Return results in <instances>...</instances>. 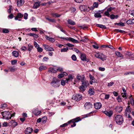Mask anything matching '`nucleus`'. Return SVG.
Here are the masks:
<instances>
[{
  "mask_svg": "<svg viewBox=\"0 0 134 134\" xmlns=\"http://www.w3.org/2000/svg\"><path fill=\"white\" fill-rule=\"evenodd\" d=\"M51 85L53 87L57 88L60 85V81L56 77H54L51 83Z\"/></svg>",
  "mask_w": 134,
  "mask_h": 134,
  "instance_id": "f257e3e1",
  "label": "nucleus"
},
{
  "mask_svg": "<svg viewBox=\"0 0 134 134\" xmlns=\"http://www.w3.org/2000/svg\"><path fill=\"white\" fill-rule=\"evenodd\" d=\"M115 120L118 124L121 125L123 122V118L121 115H117L115 117Z\"/></svg>",
  "mask_w": 134,
  "mask_h": 134,
  "instance_id": "f03ea898",
  "label": "nucleus"
},
{
  "mask_svg": "<svg viewBox=\"0 0 134 134\" xmlns=\"http://www.w3.org/2000/svg\"><path fill=\"white\" fill-rule=\"evenodd\" d=\"M1 114L4 119L8 120L11 118L12 114L9 111H3L2 112Z\"/></svg>",
  "mask_w": 134,
  "mask_h": 134,
  "instance_id": "7ed1b4c3",
  "label": "nucleus"
},
{
  "mask_svg": "<svg viewBox=\"0 0 134 134\" xmlns=\"http://www.w3.org/2000/svg\"><path fill=\"white\" fill-rule=\"evenodd\" d=\"M94 56L96 58H99L102 61L105 60L107 58L106 56L102 53L99 52L96 53Z\"/></svg>",
  "mask_w": 134,
  "mask_h": 134,
  "instance_id": "20e7f679",
  "label": "nucleus"
},
{
  "mask_svg": "<svg viewBox=\"0 0 134 134\" xmlns=\"http://www.w3.org/2000/svg\"><path fill=\"white\" fill-rule=\"evenodd\" d=\"M81 119L79 117H78L75 119H73L68 122V124H70L71 122L73 123V125H71V127H72L75 126L76 125V122H77L80 121L81 120Z\"/></svg>",
  "mask_w": 134,
  "mask_h": 134,
  "instance_id": "39448f33",
  "label": "nucleus"
},
{
  "mask_svg": "<svg viewBox=\"0 0 134 134\" xmlns=\"http://www.w3.org/2000/svg\"><path fill=\"white\" fill-rule=\"evenodd\" d=\"M60 38L61 39H63L69 41H70L74 43H78L79 42L75 39L71 37H66L64 38L62 37H60Z\"/></svg>",
  "mask_w": 134,
  "mask_h": 134,
  "instance_id": "423d86ee",
  "label": "nucleus"
},
{
  "mask_svg": "<svg viewBox=\"0 0 134 134\" xmlns=\"http://www.w3.org/2000/svg\"><path fill=\"white\" fill-rule=\"evenodd\" d=\"M81 85L86 88L88 85L89 83L88 81L86 80L84 77H82V79L81 80Z\"/></svg>",
  "mask_w": 134,
  "mask_h": 134,
  "instance_id": "0eeeda50",
  "label": "nucleus"
},
{
  "mask_svg": "<svg viewBox=\"0 0 134 134\" xmlns=\"http://www.w3.org/2000/svg\"><path fill=\"white\" fill-rule=\"evenodd\" d=\"M82 97L81 94H78L73 95L72 97V99L76 101H79L81 99Z\"/></svg>",
  "mask_w": 134,
  "mask_h": 134,
  "instance_id": "6e6552de",
  "label": "nucleus"
},
{
  "mask_svg": "<svg viewBox=\"0 0 134 134\" xmlns=\"http://www.w3.org/2000/svg\"><path fill=\"white\" fill-rule=\"evenodd\" d=\"M44 49L47 51H54V49L49 46L46 44H43Z\"/></svg>",
  "mask_w": 134,
  "mask_h": 134,
  "instance_id": "1a4fd4ad",
  "label": "nucleus"
},
{
  "mask_svg": "<svg viewBox=\"0 0 134 134\" xmlns=\"http://www.w3.org/2000/svg\"><path fill=\"white\" fill-rule=\"evenodd\" d=\"M92 107V104L90 102H86L84 105V107L87 109H88L91 108Z\"/></svg>",
  "mask_w": 134,
  "mask_h": 134,
  "instance_id": "9d476101",
  "label": "nucleus"
},
{
  "mask_svg": "<svg viewBox=\"0 0 134 134\" xmlns=\"http://www.w3.org/2000/svg\"><path fill=\"white\" fill-rule=\"evenodd\" d=\"M80 57L81 60L83 61H86L88 62L89 60L86 58V55L85 54L81 53L80 55Z\"/></svg>",
  "mask_w": 134,
  "mask_h": 134,
  "instance_id": "9b49d317",
  "label": "nucleus"
},
{
  "mask_svg": "<svg viewBox=\"0 0 134 134\" xmlns=\"http://www.w3.org/2000/svg\"><path fill=\"white\" fill-rule=\"evenodd\" d=\"M33 130L32 128L30 127H28L26 129L25 132L26 134H31Z\"/></svg>",
  "mask_w": 134,
  "mask_h": 134,
  "instance_id": "f8f14e48",
  "label": "nucleus"
},
{
  "mask_svg": "<svg viewBox=\"0 0 134 134\" xmlns=\"http://www.w3.org/2000/svg\"><path fill=\"white\" fill-rule=\"evenodd\" d=\"M102 105L101 103L99 102L96 103L94 104V106L95 108L97 109H98L100 108Z\"/></svg>",
  "mask_w": 134,
  "mask_h": 134,
  "instance_id": "ddd939ff",
  "label": "nucleus"
},
{
  "mask_svg": "<svg viewBox=\"0 0 134 134\" xmlns=\"http://www.w3.org/2000/svg\"><path fill=\"white\" fill-rule=\"evenodd\" d=\"M24 0H17V5L20 7L23 5L24 3Z\"/></svg>",
  "mask_w": 134,
  "mask_h": 134,
  "instance_id": "4468645a",
  "label": "nucleus"
},
{
  "mask_svg": "<svg viewBox=\"0 0 134 134\" xmlns=\"http://www.w3.org/2000/svg\"><path fill=\"white\" fill-rule=\"evenodd\" d=\"M89 78L90 79V83L92 85L93 83L95 82V78L90 74L89 75Z\"/></svg>",
  "mask_w": 134,
  "mask_h": 134,
  "instance_id": "2eb2a0df",
  "label": "nucleus"
},
{
  "mask_svg": "<svg viewBox=\"0 0 134 134\" xmlns=\"http://www.w3.org/2000/svg\"><path fill=\"white\" fill-rule=\"evenodd\" d=\"M104 113L107 115L109 117H110L112 115L113 112L112 111H104Z\"/></svg>",
  "mask_w": 134,
  "mask_h": 134,
  "instance_id": "dca6fc26",
  "label": "nucleus"
},
{
  "mask_svg": "<svg viewBox=\"0 0 134 134\" xmlns=\"http://www.w3.org/2000/svg\"><path fill=\"white\" fill-rule=\"evenodd\" d=\"M98 3L94 2L93 3V6L91 7L90 9L91 10H93L94 8H97L98 7Z\"/></svg>",
  "mask_w": 134,
  "mask_h": 134,
  "instance_id": "f3484780",
  "label": "nucleus"
},
{
  "mask_svg": "<svg viewBox=\"0 0 134 134\" xmlns=\"http://www.w3.org/2000/svg\"><path fill=\"white\" fill-rule=\"evenodd\" d=\"M19 54V52L16 51H14L12 53V55L15 57H18Z\"/></svg>",
  "mask_w": 134,
  "mask_h": 134,
  "instance_id": "a211bd4d",
  "label": "nucleus"
},
{
  "mask_svg": "<svg viewBox=\"0 0 134 134\" xmlns=\"http://www.w3.org/2000/svg\"><path fill=\"white\" fill-rule=\"evenodd\" d=\"M86 87H85L82 86L81 85L79 87V91L80 92H84L86 90Z\"/></svg>",
  "mask_w": 134,
  "mask_h": 134,
  "instance_id": "6ab92c4d",
  "label": "nucleus"
},
{
  "mask_svg": "<svg viewBox=\"0 0 134 134\" xmlns=\"http://www.w3.org/2000/svg\"><path fill=\"white\" fill-rule=\"evenodd\" d=\"M56 67L54 68H51L49 70V72H51L53 73H56L57 72Z\"/></svg>",
  "mask_w": 134,
  "mask_h": 134,
  "instance_id": "aec40b11",
  "label": "nucleus"
},
{
  "mask_svg": "<svg viewBox=\"0 0 134 134\" xmlns=\"http://www.w3.org/2000/svg\"><path fill=\"white\" fill-rule=\"evenodd\" d=\"M45 38L48 40H49L50 41L52 42H53L55 41V40L54 38L50 37L47 36H46Z\"/></svg>",
  "mask_w": 134,
  "mask_h": 134,
  "instance_id": "412c9836",
  "label": "nucleus"
},
{
  "mask_svg": "<svg viewBox=\"0 0 134 134\" xmlns=\"http://www.w3.org/2000/svg\"><path fill=\"white\" fill-rule=\"evenodd\" d=\"M23 16V15L20 13H18L17 15L15 17V20H18V18H22Z\"/></svg>",
  "mask_w": 134,
  "mask_h": 134,
  "instance_id": "4be33fe9",
  "label": "nucleus"
},
{
  "mask_svg": "<svg viewBox=\"0 0 134 134\" xmlns=\"http://www.w3.org/2000/svg\"><path fill=\"white\" fill-rule=\"evenodd\" d=\"M28 35L30 36H32L34 38V39H35V38H37L38 37V36L37 35L34 33H29L28 34Z\"/></svg>",
  "mask_w": 134,
  "mask_h": 134,
  "instance_id": "5701e85b",
  "label": "nucleus"
},
{
  "mask_svg": "<svg viewBox=\"0 0 134 134\" xmlns=\"http://www.w3.org/2000/svg\"><path fill=\"white\" fill-rule=\"evenodd\" d=\"M94 16L96 18H101L102 15H100V11L94 14Z\"/></svg>",
  "mask_w": 134,
  "mask_h": 134,
  "instance_id": "b1692460",
  "label": "nucleus"
},
{
  "mask_svg": "<svg viewBox=\"0 0 134 134\" xmlns=\"http://www.w3.org/2000/svg\"><path fill=\"white\" fill-rule=\"evenodd\" d=\"M40 2H37L35 3L33 6V8L34 9H37L38 7L40 5Z\"/></svg>",
  "mask_w": 134,
  "mask_h": 134,
  "instance_id": "393cba45",
  "label": "nucleus"
},
{
  "mask_svg": "<svg viewBox=\"0 0 134 134\" xmlns=\"http://www.w3.org/2000/svg\"><path fill=\"white\" fill-rule=\"evenodd\" d=\"M68 75L67 73L64 72L63 73L60 74L58 75V77L59 79H61L63 77L64 75L66 76Z\"/></svg>",
  "mask_w": 134,
  "mask_h": 134,
  "instance_id": "a878e982",
  "label": "nucleus"
},
{
  "mask_svg": "<svg viewBox=\"0 0 134 134\" xmlns=\"http://www.w3.org/2000/svg\"><path fill=\"white\" fill-rule=\"evenodd\" d=\"M94 91L93 89L90 88L88 91V94L90 96L94 94Z\"/></svg>",
  "mask_w": 134,
  "mask_h": 134,
  "instance_id": "bb28decb",
  "label": "nucleus"
},
{
  "mask_svg": "<svg viewBox=\"0 0 134 134\" xmlns=\"http://www.w3.org/2000/svg\"><path fill=\"white\" fill-rule=\"evenodd\" d=\"M67 21L68 24L71 25H74L76 24L75 23V22L70 19H68Z\"/></svg>",
  "mask_w": 134,
  "mask_h": 134,
  "instance_id": "cd10ccee",
  "label": "nucleus"
},
{
  "mask_svg": "<svg viewBox=\"0 0 134 134\" xmlns=\"http://www.w3.org/2000/svg\"><path fill=\"white\" fill-rule=\"evenodd\" d=\"M56 70L57 71V72L58 71L59 72H62L63 71V68L60 66H57L56 67Z\"/></svg>",
  "mask_w": 134,
  "mask_h": 134,
  "instance_id": "c85d7f7f",
  "label": "nucleus"
},
{
  "mask_svg": "<svg viewBox=\"0 0 134 134\" xmlns=\"http://www.w3.org/2000/svg\"><path fill=\"white\" fill-rule=\"evenodd\" d=\"M126 23L129 25H131L134 23V19H133L132 20H129L126 22Z\"/></svg>",
  "mask_w": 134,
  "mask_h": 134,
  "instance_id": "c756f323",
  "label": "nucleus"
},
{
  "mask_svg": "<svg viewBox=\"0 0 134 134\" xmlns=\"http://www.w3.org/2000/svg\"><path fill=\"white\" fill-rule=\"evenodd\" d=\"M51 15L52 16L54 17H60L61 15L58 14L57 13H51Z\"/></svg>",
  "mask_w": 134,
  "mask_h": 134,
  "instance_id": "7c9ffc66",
  "label": "nucleus"
},
{
  "mask_svg": "<svg viewBox=\"0 0 134 134\" xmlns=\"http://www.w3.org/2000/svg\"><path fill=\"white\" fill-rule=\"evenodd\" d=\"M33 113L36 116L38 115L41 113V111L37 110H35L33 111Z\"/></svg>",
  "mask_w": 134,
  "mask_h": 134,
  "instance_id": "2f4dec72",
  "label": "nucleus"
},
{
  "mask_svg": "<svg viewBox=\"0 0 134 134\" xmlns=\"http://www.w3.org/2000/svg\"><path fill=\"white\" fill-rule=\"evenodd\" d=\"M115 54L118 57L123 58V56L120 52H119L116 51L115 52Z\"/></svg>",
  "mask_w": 134,
  "mask_h": 134,
  "instance_id": "473e14b6",
  "label": "nucleus"
},
{
  "mask_svg": "<svg viewBox=\"0 0 134 134\" xmlns=\"http://www.w3.org/2000/svg\"><path fill=\"white\" fill-rule=\"evenodd\" d=\"M45 18L50 22L55 23L56 22V20L54 19H51L47 17H46Z\"/></svg>",
  "mask_w": 134,
  "mask_h": 134,
  "instance_id": "72a5a7b5",
  "label": "nucleus"
},
{
  "mask_svg": "<svg viewBox=\"0 0 134 134\" xmlns=\"http://www.w3.org/2000/svg\"><path fill=\"white\" fill-rule=\"evenodd\" d=\"M10 123L11 124L12 126L14 127L16 126L17 125V123L13 120L10 121Z\"/></svg>",
  "mask_w": 134,
  "mask_h": 134,
  "instance_id": "f704fd0d",
  "label": "nucleus"
},
{
  "mask_svg": "<svg viewBox=\"0 0 134 134\" xmlns=\"http://www.w3.org/2000/svg\"><path fill=\"white\" fill-rule=\"evenodd\" d=\"M96 26L97 27H99L101 28H104V29H106V28L105 26L102 25L97 24Z\"/></svg>",
  "mask_w": 134,
  "mask_h": 134,
  "instance_id": "c9c22d12",
  "label": "nucleus"
},
{
  "mask_svg": "<svg viewBox=\"0 0 134 134\" xmlns=\"http://www.w3.org/2000/svg\"><path fill=\"white\" fill-rule=\"evenodd\" d=\"M82 39L80 40V41L85 43L87 41V37L86 36L84 37H83L81 38Z\"/></svg>",
  "mask_w": 134,
  "mask_h": 134,
  "instance_id": "e433bc0d",
  "label": "nucleus"
},
{
  "mask_svg": "<svg viewBox=\"0 0 134 134\" xmlns=\"http://www.w3.org/2000/svg\"><path fill=\"white\" fill-rule=\"evenodd\" d=\"M47 118L46 117H43L42 119V122L43 123H45L47 121Z\"/></svg>",
  "mask_w": 134,
  "mask_h": 134,
  "instance_id": "4c0bfd02",
  "label": "nucleus"
},
{
  "mask_svg": "<svg viewBox=\"0 0 134 134\" xmlns=\"http://www.w3.org/2000/svg\"><path fill=\"white\" fill-rule=\"evenodd\" d=\"M132 96H131L129 97V98L130 99L131 104L132 105H133L134 104V101L133 98L131 97Z\"/></svg>",
  "mask_w": 134,
  "mask_h": 134,
  "instance_id": "58836bf2",
  "label": "nucleus"
},
{
  "mask_svg": "<svg viewBox=\"0 0 134 134\" xmlns=\"http://www.w3.org/2000/svg\"><path fill=\"white\" fill-rule=\"evenodd\" d=\"M46 69V67L45 66H40L39 68V70L40 71H42L43 70H45Z\"/></svg>",
  "mask_w": 134,
  "mask_h": 134,
  "instance_id": "ea45409f",
  "label": "nucleus"
},
{
  "mask_svg": "<svg viewBox=\"0 0 134 134\" xmlns=\"http://www.w3.org/2000/svg\"><path fill=\"white\" fill-rule=\"evenodd\" d=\"M114 32H121V33H123L125 32V31L123 30H119V29H115V30H114Z\"/></svg>",
  "mask_w": 134,
  "mask_h": 134,
  "instance_id": "a19ab883",
  "label": "nucleus"
},
{
  "mask_svg": "<svg viewBox=\"0 0 134 134\" xmlns=\"http://www.w3.org/2000/svg\"><path fill=\"white\" fill-rule=\"evenodd\" d=\"M33 47V46H32L30 44H29L28 45V50L30 51H31Z\"/></svg>",
  "mask_w": 134,
  "mask_h": 134,
  "instance_id": "79ce46f5",
  "label": "nucleus"
},
{
  "mask_svg": "<svg viewBox=\"0 0 134 134\" xmlns=\"http://www.w3.org/2000/svg\"><path fill=\"white\" fill-rule=\"evenodd\" d=\"M9 69L10 72H14L16 70V69L13 67H10L9 68Z\"/></svg>",
  "mask_w": 134,
  "mask_h": 134,
  "instance_id": "37998d69",
  "label": "nucleus"
},
{
  "mask_svg": "<svg viewBox=\"0 0 134 134\" xmlns=\"http://www.w3.org/2000/svg\"><path fill=\"white\" fill-rule=\"evenodd\" d=\"M9 32V30L6 29H4L3 30L2 32L4 33H7Z\"/></svg>",
  "mask_w": 134,
  "mask_h": 134,
  "instance_id": "c03bdc74",
  "label": "nucleus"
},
{
  "mask_svg": "<svg viewBox=\"0 0 134 134\" xmlns=\"http://www.w3.org/2000/svg\"><path fill=\"white\" fill-rule=\"evenodd\" d=\"M68 49V47H66V48H64L62 49L61 50V52H66L67 51Z\"/></svg>",
  "mask_w": 134,
  "mask_h": 134,
  "instance_id": "a18cd8bd",
  "label": "nucleus"
},
{
  "mask_svg": "<svg viewBox=\"0 0 134 134\" xmlns=\"http://www.w3.org/2000/svg\"><path fill=\"white\" fill-rule=\"evenodd\" d=\"M129 13L130 15L134 17V10H130L129 11Z\"/></svg>",
  "mask_w": 134,
  "mask_h": 134,
  "instance_id": "49530a36",
  "label": "nucleus"
},
{
  "mask_svg": "<svg viewBox=\"0 0 134 134\" xmlns=\"http://www.w3.org/2000/svg\"><path fill=\"white\" fill-rule=\"evenodd\" d=\"M127 94L126 93H122V97L125 98V99H126L127 98V97L126 96Z\"/></svg>",
  "mask_w": 134,
  "mask_h": 134,
  "instance_id": "de8ad7c7",
  "label": "nucleus"
},
{
  "mask_svg": "<svg viewBox=\"0 0 134 134\" xmlns=\"http://www.w3.org/2000/svg\"><path fill=\"white\" fill-rule=\"evenodd\" d=\"M116 24L118 26H125V24L124 23L121 22L119 23H116Z\"/></svg>",
  "mask_w": 134,
  "mask_h": 134,
  "instance_id": "09e8293b",
  "label": "nucleus"
},
{
  "mask_svg": "<svg viewBox=\"0 0 134 134\" xmlns=\"http://www.w3.org/2000/svg\"><path fill=\"white\" fill-rule=\"evenodd\" d=\"M71 58L74 61H76V57L75 56V55L74 54L73 55L72 57Z\"/></svg>",
  "mask_w": 134,
  "mask_h": 134,
  "instance_id": "8fccbe9b",
  "label": "nucleus"
},
{
  "mask_svg": "<svg viewBox=\"0 0 134 134\" xmlns=\"http://www.w3.org/2000/svg\"><path fill=\"white\" fill-rule=\"evenodd\" d=\"M61 84L62 86H65V81L64 80H62L61 81Z\"/></svg>",
  "mask_w": 134,
  "mask_h": 134,
  "instance_id": "3c124183",
  "label": "nucleus"
},
{
  "mask_svg": "<svg viewBox=\"0 0 134 134\" xmlns=\"http://www.w3.org/2000/svg\"><path fill=\"white\" fill-rule=\"evenodd\" d=\"M34 45L35 47L37 48L39 47V45L37 44V43L35 41L34 42Z\"/></svg>",
  "mask_w": 134,
  "mask_h": 134,
  "instance_id": "603ef678",
  "label": "nucleus"
},
{
  "mask_svg": "<svg viewBox=\"0 0 134 134\" xmlns=\"http://www.w3.org/2000/svg\"><path fill=\"white\" fill-rule=\"evenodd\" d=\"M28 14L27 13H25L24 14V18L26 20L28 18Z\"/></svg>",
  "mask_w": 134,
  "mask_h": 134,
  "instance_id": "864d4df0",
  "label": "nucleus"
},
{
  "mask_svg": "<svg viewBox=\"0 0 134 134\" xmlns=\"http://www.w3.org/2000/svg\"><path fill=\"white\" fill-rule=\"evenodd\" d=\"M68 79L70 81L71 80L73 79L72 75L71 74L69 75Z\"/></svg>",
  "mask_w": 134,
  "mask_h": 134,
  "instance_id": "5fc2aeb1",
  "label": "nucleus"
},
{
  "mask_svg": "<svg viewBox=\"0 0 134 134\" xmlns=\"http://www.w3.org/2000/svg\"><path fill=\"white\" fill-rule=\"evenodd\" d=\"M7 107V105L6 104H3L1 105V107L2 109H4L6 108Z\"/></svg>",
  "mask_w": 134,
  "mask_h": 134,
  "instance_id": "6e6d98bb",
  "label": "nucleus"
},
{
  "mask_svg": "<svg viewBox=\"0 0 134 134\" xmlns=\"http://www.w3.org/2000/svg\"><path fill=\"white\" fill-rule=\"evenodd\" d=\"M37 49L38 51L39 52H42L43 51L42 49V48L39 47L37 48Z\"/></svg>",
  "mask_w": 134,
  "mask_h": 134,
  "instance_id": "4d7b16f0",
  "label": "nucleus"
},
{
  "mask_svg": "<svg viewBox=\"0 0 134 134\" xmlns=\"http://www.w3.org/2000/svg\"><path fill=\"white\" fill-rule=\"evenodd\" d=\"M70 10L71 12H74L76 10V9L75 8L72 7L71 8Z\"/></svg>",
  "mask_w": 134,
  "mask_h": 134,
  "instance_id": "13d9d810",
  "label": "nucleus"
},
{
  "mask_svg": "<svg viewBox=\"0 0 134 134\" xmlns=\"http://www.w3.org/2000/svg\"><path fill=\"white\" fill-rule=\"evenodd\" d=\"M17 61L16 60H13L11 61V63L12 65H14L16 63Z\"/></svg>",
  "mask_w": 134,
  "mask_h": 134,
  "instance_id": "bf43d9fd",
  "label": "nucleus"
},
{
  "mask_svg": "<svg viewBox=\"0 0 134 134\" xmlns=\"http://www.w3.org/2000/svg\"><path fill=\"white\" fill-rule=\"evenodd\" d=\"M76 78L77 80L79 81L81 80L82 79V77L80 76H77Z\"/></svg>",
  "mask_w": 134,
  "mask_h": 134,
  "instance_id": "052dcab7",
  "label": "nucleus"
},
{
  "mask_svg": "<svg viewBox=\"0 0 134 134\" xmlns=\"http://www.w3.org/2000/svg\"><path fill=\"white\" fill-rule=\"evenodd\" d=\"M108 48H109L111 49H112V50L113 51H114L115 50V48L113 46L111 45L108 46Z\"/></svg>",
  "mask_w": 134,
  "mask_h": 134,
  "instance_id": "680f3d73",
  "label": "nucleus"
},
{
  "mask_svg": "<svg viewBox=\"0 0 134 134\" xmlns=\"http://www.w3.org/2000/svg\"><path fill=\"white\" fill-rule=\"evenodd\" d=\"M69 124L68 123V122L67 123H65L64 124H63L62 125H61L60 126V127H65L68 124Z\"/></svg>",
  "mask_w": 134,
  "mask_h": 134,
  "instance_id": "e2e57ef3",
  "label": "nucleus"
},
{
  "mask_svg": "<svg viewBox=\"0 0 134 134\" xmlns=\"http://www.w3.org/2000/svg\"><path fill=\"white\" fill-rule=\"evenodd\" d=\"M113 9H114V8H113L112 7H110L107 9V11L109 12H110Z\"/></svg>",
  "mask_w": 134,
  "mask_h": 134,
  "instance_id": "0e129e2a",
  "label": "nucleus"
},
{
  "mask_svg": "<svg viewBox=\"0 0 134 134\" xmlns=\"http://www.w3.org/2000/svg\"><path fill=\"white\" fill-rule=\"evenodd\" d=\"M71 49L75 51L77 53H78L79 52V51L76 48H72Z\"/></svg>",
  "mask_w": 134,
  "mask_h": 134,
  "instance_id": "69168bd1",
  "label": "nucleus"
},
{
  "mask_svg": "<svg viewBox=\"0 0 134 134\" xmlns=\"http://www.w3.org/2000/svg\"><path fill=\"white\" fill-rule=\"evenodd\" d=\"M109 12L107 11L104 12V14L105 15L108 17H109L110 16V14Z\"/></svg>",
  "mask_w": 134,
  "mask_h": 134,
  "instance_id": "338daca9",
  "label": "nucleus"
},
{
  "mask_svg": "<svg viewBox=\"0 0 134 134\" xmlns=\"http://www.w3.org/2000/svg\"><path fill=\"white\" fill-rule=\"evenodd\" d=\"M125 111H126V112H131L130 106H128L126 108Z\"/></svg>",
  "mask_w": 134,
  "mask_h": 134,
  "instance_id": "774afa93",
  "label": "nucleus"
}]
</instances>
